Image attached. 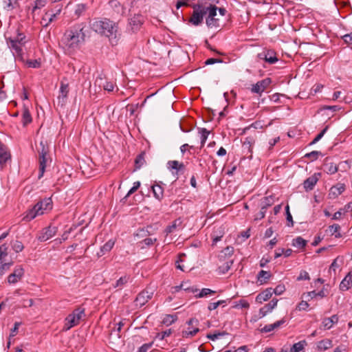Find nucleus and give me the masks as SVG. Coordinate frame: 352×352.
<instances>
[{
    "instance_id": "55",
    "label": "nucleus",
    "mask_w": 352,
    "mask_h": 352,
    "mask_svg": "<svg viewBox=\"0 0 352 352\" xmlns=\"http://www.w3.org/2000/svg\"><path fill=\"white\" fill-rule=\"evenodd\" d=\"M45 0H36L34 1V6L32 11L34 12L36 9L43 7L45 4Z\"/></svg>"
},
{
    "instance_id": "37",
    "label": "nucleus",
    "mask_w": 352,
    "mask_h": 352,
    "mask_svg": "<svg viewBox=\"0 0 352 352\" xmlns=\"http://www.w3.org/2000/svg\"><path fill=\"white\" fill-rule=\"evenodd\" d=\"M129 276H122L120 277L116 282V284L114 285V287H119V288H122L123 287V286L128 282V280H129Z\"/></svg>"
},
{
    "instance_id": "42",
    "label": "nucleus",
    "mask_w": 352,
    "mask_h": 352,
    "mask_svg": "<svg viewBox=\"0 0 352 352\" xmlns=\"http://www.w3.org/2000/svg\"><path fill=\"white\" fill-rule=\"evenodd\" d=\"M326 172L329 174H334L338 171V167L333 163L325 165Z\"/></svg>"
},
{
    "instance_id": "14",
    "label": "nucleus",
    "mask_w": 352,
    "mask_h": 352,
    "mask_svg": "<svg viewBox=\"0 0 352 352\" xmlns=\"http://www.w3.org/2000/svg\"><path fill=\"white\" fill-rule=\"evenodd\" d=\"M69 92V85L67 83H65L63 81L60 82L59 95L58 96V102L63 105L65 102Z\"/></svg>"
},
{
    "instance_id": "22",
    "label": "nucleus",
    "mask_w": 352,
    "mask_h": 352,
    "mask_svg": "<svg viewBox=\"0 0 352 352\" xmlns=\"http://www.w3.org/2000/svg\"><path fill=\"white\" fill-rule=\"evenodd\" d=\"M168 167L170 169H174L179 172L183 170L185 166L183 163H180L177 160H172L168 162Z\"/></svg>"
},
{
    "instance_id": "21",
    "label": "nucleus",
    "mask_w": 352,
    "mask_h": 352,
    "mask_svg": "<svg viewBox=\"0 0 352 352\" xmlns=\"http://www.w3.org/2000/svg\"><path fill=\"white\" fill-rule=\"evenodd\" d=\"M113 240H109L103 246L101 247L100 252L98 253L99 256L104 255L105 253L111 251L114 245Z\"/></svg>"
},
{
    "instance_id": "53",
    "label": "nucleus",
    "mask_w": 352,
    "mask_h": 352,
    "mask_svg": "<svg viewBox=\"0 0 352 352\" xmlns=\"http://www.w3.org/2000/svg\"><path fill=\"white\" fill-rule=\"evenodd\" d=\"M272 291L276 295H280L285 291V285H278L274 289H272Z\"/></svg>"
},
{
    "instance_id": "52",
    "label": "nucleus",
    "mask_w": 352,
    "mask_h": 352,
    "mask_svg": "<svg viewBox=\"0 0 352 352\" xmlns=\"http://www.w3.org/2000/svg\"><path fill=\"white\" fill-rule=\"evenodd\" d=\"M25 36L23 34L19 33L16 37L12 38V40H14L19 44H21L22 45H23L25 43Z\"/></svg>"
},
{
    "instance_id": "45",
    "label": "nucleus",
    "mask_w": 352,
    "mask_h": 352,
    "mask_svg": "<svg viewBox=\"0 0 352 352\" xmlns=\"http://www.w3.org/2000/svg\"><path fill=\"white\" fill-rule=\"evenodd\" d=\"M320 155H321V153L320 151H314L309 153L305 154V157L309 158L311 161H314V160H317Z\"/></svg>"
},
{
    "instance_id": "31",
    "label": "nucleus",
    "mask_w": 352,
    "mask_h": 352,
    "mask_svg": "<svg viewBox=\"0 0 352 352\" xmlns=\"http://www.w3.org/2000/svg\"><path fill=\"white\" fill-rule=\"evenodd\" d=\"M306 344H307V342L305 340H302L297 343H295L291 348L290 351L291 352H300L304 349V347Z\"/></svg>"
},
{
    "instance_id": "56",
    "label": "nucleus",
    "mask_w": 352,
    "mask_h": 352,
    "mask_svg": "<svg viewBox=\"0 0 352 352\" xmlns=\"http://www.w3.org/2000/svg\"><path fill=\"white\" fill-rule=\"evenodd\" d=\"M316 296H317L316 292L312 291V292H307L306 294H303L302 296V298L309 300L310 298H314Z\"/></svg>"
},
{
    "instance_id": "50",
    "label": "nucleus",
    "mask_w": 352,
    "mask_h": 352,
    "mask_svg": "<svg viewBox=\"0 0 352 352\" xmlns=\"http://www.w3.org/2000/svg\"><path fill=\"white\" fill-rule=\"evenodd\" d=\"M328 127L326 126L319 134L316 135V137L312 140V142L310 143L311 145L316 144L318 142L324 135L327 130Z\"/></svg>"
},
{
    "instance_id": "47",
    "label": "nucleus",
    "mask_w": 352,
    "mask_h": 352,
    "mask_svg": "<svg viewBox=\"0 0 352 352\" xmlns=\"http://www.w3.org/2000/svg\"><path fill=\"white\" fill-rule=\"evenodd\" d=\"M199 331V329L198 328H195L192 331H184L182 332V336L184 338L192 337L195 336Z\"/></svg>"
},
{
    "instance_id": "46",
    "label": "nucleus",
    "mask_w": 352,
    "mask_h": 352,
    "mask_svg": "<svg viewBox=\"0 0 352 352\" xmlns=\"http://www.w3.org/2000/svg\"><path fill=\"white\" fill-rule=\"evenodd\" d=\"M232 307L234 308H248L250 307V304L245 300H240L238 302H234V305Z\"/></svg>"
},
{
    "instance_id": "15",
    "label": "nucleus",
    "mask_w": 352,
    "mask_h": 352,
    "mask_svg": "<svg viewBox=\"0 0 352 352\" xmlns=\"http://www.w3.org/2000/svg\"><path fill=\"white\" fill-rule=\"evenodd\" d=\"M274 294V291H272V287L267 288L260 294H258L256 298V301L258 303H263L265 301L269 300L272 294Z\"/></svg>"
},
{
    "instance_id": "58",
    "label": "nucleus",
    "mask_w": 352,
    "mask_h": 352,
    "mask_svg": "<svg viewBox=\"0 0 352 352\" xmlns=\"http://www.w3.org/2000/svg\"><path fill=\"white\" fill-rule=\"evenodd\" d=\"M140 186V182H135L133 183V186L129 190L126 197L130 196L131 194L135 192Z\"/></svg>"
},
{
    "instance_id": "32",
    "label": "nucleus",
    "mask_w": 352,
    "mask_h": 352,
    "mask_svg": "<svg viewBox=\"0 0 352 352\" xmlns=\"http://www.w3.org/2000/svg\"><path fill=\"white\" fill-rule=\"evenodd\" d=\"M32 116L30 113L28 109L25 108L23 112L22 121L24 126L32 122Z\"/></svg>"
},
{
    "instance_id": "10",
    "label": "nucleus",
    "mask_w": 352,
    "mask_h": 352,
    "mask_svg": "<svg viewBox=\"0 0 352 352\" xmlns=\"http://www.w3.org/2000/svg\"><path fill=\"white\" fill-rule=\"evenodd\" d=\"M24 274V270L21 266L16 267L14 272L8 277L10 284H14L21 279Z\"/></svg>"
},
{
    "instance_id": "9",
    "label": "nucleus",
    "mask_w": 352,
    "mask_h": 352,
    "mask_svg": "<svg viewBox=\"0 0 352 352\" xmlns=\"http://www.w3.org/2000/svg\"><path fill=\"white\" fill-rule=\"evenodd\" d=\"M144 22V16L141 14L134 15L129 19V25L133 32L138 31Z\"/></svg>"
},
{
    "instance_id": "34",
    "label": "nucleus",
    "mask_w": 352,
    "mask_h": 352,
    "mask_svg": "<svg viewBox=\"0 0 352 352\" xmlns=\"http://www.w3.org/2000/svg\"><path fill=\"white\" fill-rule=\"evenodd\" d=\"M72 316H75V318L80 322V320L85 316V309L78 307L76 309L72 314Z\"/></svg>"
},
{
    "instance_id": "39",
    "label": "nucleus",
    "mask_w": 352,
    "mask_h": 352,
    "mask_svg": "<svg viewBox=\"0 0 352 352\" xmlns=\"http://www.w3.org/2000/svg\"><path fill=\"white\" fill-rule=\"evenodd\" d=\"M224 234L223 230L219 228V230L214 231L212 234L213 243H216L219 241Z\"/></svg>"
},
{
    "instance_id": "26",
    "label": "nucleus",
    "mask_w": 352,
    "mask_h": 352,
    "mask_svg": "<svg viewBox=\"0 0 352 352\" xmlns=\"http://www.w3.org/2000/svg\"><path fill=\"white\" fill-rule=\"evenodd\" d=\"M204 8H207V13H208V17H215L217 15V7L211 3H204Z\"/></svg>"
},
{
    "instance_id": "40",
    "label": "nucleus",
    "mask_w": 352,
    "mask_h": 352,
    "mask_svg": "<svg viewBox=\"0 0 352 352\" xmlns=\"http://www.w3.org/2000/svg\"><path fill=\"white\" fill-rule=\"evenodd\" d=\"M254 142L255 140L253 137H248L243 142V146L251 151V146L254 144Z\"/></svg>"
},
{
    "instance_id": "27",
    "label": "nucleus",
    "mask_w": 352,
    "mask_h": 352,
    "mask_svg": "<svg viewBox=\"0 0 352 352\" xmlns=\"http://www.w3.org/2000/svg\"><path fill=\"white\" fill-rule=\"evenodd\" d=\"M307 245V241L301 236H298L293 239L292 245L298 248H304Z\"/></svg>"
},
{
    "instance_id": "11",
    "label": "nucleus",
    "mask_w": 352,
    "mask_h": 352,
    "mask_svg": "<svg viewBox=\"0 0 352 352\" xmlns=\"http://www.w3.org/2000/svg\"><path fill=\"white\" fill-rule=\"evenodd\" d=\"M345 190L344 184H338L330 188L329 197L331 199H335L341 195Z\"/></svg>"
},
{
    "instance_id": "57",
    "label": "nucleus",
    "mask_w": 352,
    "mask_h": 352,
    "mask_svg": "<svg viewBox=\"0 0 352 352\" xmlns=\"http://www.w3.org/2000/svg\"><path fill=\"white\" fill-rule=\"evenodd\" d=\"M226 334V332H219L213 334H208L207 338L212 340H215L218 339L219 337L223 336Z\"/></svg>"
},
{
    "instance_id": "30",
    "label": "nucleus",
    "mask_w": 352,
    "mask_h": 352,
    "mask_svg": "<svg viewBox=\"0 0 352 352\" xmlns=\"http://www.w3.org/2000/svg\"><path fill=\"white\" fill-rule=\"evenodd\" d=\"M182 225V220L180 219H177L176 220H175L171 225L168 226L166 229V232H167V234L168 233H171V232H173L175 229L177 228V227H179L181 226Z\"/></svg>"
},
{
    "instance_id": "61",
    "label": "nucleus",
    "mask_w": 352,
    "mask_h": 352,
    "mask_svg": "<svg viewBox=\"0 0 352 352\" xmlns=\"http://www.w3.org/2000/svg\"><path fill=\"white\" fill-rule=\"evenodd\" d=\"M309 307V304L306 300H302L297 306V309L299 311L307 310Z\"/></svg>"
},
{
    "instance_id": "23",
    "label": "nucleus",
    "mask_w": 352,
    "mask_h": 352,
    "mask_svg": "<svg viewBox=\"0 0 352 352\" xmlns=\"http://www.w3.org/2000/svg\"><path fill=\"white\" fill-rule=\"evenodd\" d=\"M233 264V260L230 258H228L224 263L220 265L219 266V272L221 274H226L230 269L232 265Z\"/></svg>"
},
{
    "instance_id": "28",
    "label": "nucleus",
    "mask_w": 352,
    "mask_h": 352,
    "mask_svg": "<svg viewBox=\"0 0 352 352\" xmlns=\"http://www.w3.org/2000/svg\"><path fill=\"white\" fill-rule=\"evenodd\" d=\"M271 276L270 272L261 270L257 275L258 280L260 281L261 284L265 283L266 280L269 279Z\"/></svg>"
},
{
    "instance_id": "1",
    "label": "nucleus",
    "mask_w": 352,
    "mask_h": 352,
    "mask_svg": "<svg viewBox=\"0 0 352 352\" xmlns=\"http://www.w3.org/2000/svg\"><path fill=\"white\" fill-rule=\"evenodd\" d=\"M90 28L96 33L109 38L111 45H116L120 39L118 24L109 19H94L89 21Z\"/></svg>"
},
{
    "instance_id": "64",
    "label": "nucleus",
    "mask_w": 352,
    "mask_h": 352,
    "mask_svg": "<svg viewBox=\"0 0 352 352\" xmlns=\"http://www.w3.org/2000/svg\"><path fill=\"white\" fill-rule=\"evenodd\" d=\"M28 64L29 67L32 68H38L41 65L40 62H38L37 60H30L28 61Z\"/></svg>"
},
{
    "instance_id": "54",
    "label": "nucleus",
    "mask_w": 352,
    "mask_h": 352,
    "mask_svg": "<svg viewBox=\"0 0 352 352\" xmlns=\"http://www.w3.org/2000/svg\"><path fill=\"white\" fill-rule=\"evenodd\" d=\"M175 292H179L180 289H184L185 291H190V292H191L192 293H195V292L197 291V289H194L192 287V288H190V287H184V283L181 284L179 286H176L175 287Z\"/></svg>"
},
{
    "instance_id": "35",
    "label": "nucleus",
    "mask_w": 352,
    "mask_h": 352,
    "mask_svg": "<svg viewBox=\"0 0 352 352\" xmlns=\"http://www.w3.org/2000/svg\"><path fill=\"white\" fill-rule=\"evenodd\" d=\"M215 292H216L215 291L212 290L210 289L204 288L200 291V292L198 294L195 295V297L196 298H204V297L208 296V295L214 294H215Z\"/></svg>"
},
{
    "instance_id": "19",
    "label": "nucleus",
    "mask_w": 352,
    "mask_h": 352,
    "mask_svg": "<svg viewBox=\"0 0 352 352\" xmlns=\"http://www.w3.org/2000/svg\"><path fill=\"white\" fill-rule=\"evenodd\" d=\"M151 188L155 198L159 201H161L164 197L163 188L160 185L155 184L151 186Z\"/></svg>"
},
{
    "instance_id": "51",
    "label": "nucleus",
    "mask_w": 352,
    "mask_h": 352,
    "mask_svg": "<svg viewBox=\"0 0 352 352\" xmlns=\"http://www.w3.org/2000/svg\"><path fill=\"white\" fill-rule=\"evenodd\" d=\"M322 326L324 329H330L333 327V324L329 318H325L322 320Z\"/></svg>"
},
{
    "instance_id": "33",
    "label": "nucleus",
    "mask_w": 352,
    "mask_h": 352,
    "mask_svg": "<svg viewBox=\"0 0 352 352\" xmlns=\"http://www.w3.org/2000/svg\"><path fill=\"white\" fill-rule=\"evenodd\" d=\"M144 152H142L140 155H138L135 160V165L136 168H140L143 164L145 163L144 160Z\"/></svg>"
},
{
    "instance_id": "49",
    "label": "nucleus",
    "mask_w": 352,
    "mask_h": 352,
    "mask_svg": "<svg viewBox=\"0 0 352 352\" xmlns=\"http://www.w3.org/2000/svg\"><path fill=\"white\" fill-rule=\"evenodd\" d=\"M267 212V209L264 208L263 206H261V210L258 213H257L255 216L254 220H261L265 217V213Z\"/></svg>"
},
{
    "instance_id": "59",
    "label": "nucleus",
    "mask_w": 352,
    "mask_h": 352,
    "mask_svg": "<svg viewBox=\"0 0 352 352\" xmlns=\"http://www.w3.org/2000/svg\"><path fill=\"white\" fill-rule=\"evenodd\" d=\"M8 246L6 244H3L0 246V259L7 256Z\"/></svg>"
},
{
    "instance_id": "18",
    "label": "nucleus",
    "mask_w": 352,
    "mask_h": 352,
    "mask_svg": "<svg viewBox=\"0 0 352 352\" xmlns=\"http://www.w3.org/2000/svg\"><path fill=\"white\" fill-rule=\"evenodd\" d=\"M9 47L12 49L16 55L20 56L22 52V45L17 43L16 41L12 40V38L7 39Z\"/></svg>"
},
{
    "instance_id": "5",
    "label": "nucleus",
    "mask_w": 352,
    "mask_h": 352,
    "mask_svg": "<svg viewBox=\"0 0 352 352\" xmlns=\"http://www.w3.org/2000/svg\"><path fill=\"white\" fill-rule=\"evenodd\" d=\"M154 294V290L150 287H146L137 296L134 302L136 307L144 306L151 298Z\"/></svg>"
},
{
    "instance_id": "62",
    "label": "nucleus",
    "mask_w": 352,
    "mask_h": 352,
    "mask_svg": "<svg viewBox=\"0 0 352 352\" xmlns=\"http://www.w3.org/2000/svg\"><path fill=\"white\" fill-rule=\"evenodd\" d=\"M104 89L108 91H112L114 88V84L112 82L106 81L105 83L102 85Z\"/></svg>"
},
{
    "instance_id": "6",
    "label": "nucleus",
    "mask_w": 352,
    "mask_h": 352,
    "mask_svg": "<svg viewBox=\"0 0 352 352\" xmlns=\"http://www.w3.org/2000/svg\"><path fill=\"white\" fill-rule=\"evenodd\" d=\"M41 151H39V174L38 178H41L44 174L45 169L46 167V155L47 154V149L45 148V145L43 142L40 143Z\"/></svg>"
},
{
    "instance_id": "29",
    "label": "nucleus",
    "mask_w": 352,
    "mask_h": 352,
    "mask_svg": "<svg viewBox=\"0 0 352 352\" xmlns=\"http://www.w3.org/2000/svg\"><path fill=\"white\" fill-rule=\"evenodd\" d=\"M340 226L338 224H333L329 227V231L331 235H335L336 238L341 237L340 233Z\"/></svg>"
},
{
    "instance_id": "60",
    "label": "nucleus",
    "mask_w": 352,
    "mask_h": 352,
    "mask_svg": "<svg viewBox=\"0 0 352 352\" xmlns=\"http://www.w3.org/2000/svg\"><path fill=\"white\" fill-rule=\"evenodd\" d=\"M11 265L12 263H3L0 266V278L3 276L5 271L8 270L10 268Z\"/></svg>"
},
{
    "instance_id": "48",
    "label": "nucleus",
    "mask_w": 352,
    "mask_h": 352,
    "mask_svg": "<svg viewBox=\"0 0 352 352\" xmlns=\"http://www.w3.org/2000/svg\"><path fill=\"white\" fill-rule=\"evenodd\" d=\"M226 302L225 300H219L217 302H210L209 305H208V310L210 311H212V310H214L216 309L219 306L224 304Z\"/></svg>"
},
{
    "instance_id": "63",
    "label": "nucleus",
    "mask_w": 352,
    "mask_h": 352,
    "mask_svg": "<svg viewBox=\"0 0 352 352\" xmlns=\"http://www.w3.org/2000/svg\"><path fill=\"white\" fill-rule=\"evenodd\" d=\"M342 38L346 43L352 45V31L350 33L344 35Z\"/></svg>"
},
{
    "instance_id": "8",
    "label": "nucleus",
    "mask_w": 352,
    "mask_h": 352,
    "mask_svg": "<svg viewBox=\"0 0 352 352\" xmlns=\"http://www.w3.org/2000/svg\"><path fill=\"white\" fill-rule=\"evenodd\" d=\"M57 232L56 226H49L42 230L38 236V240L40 241H46L53 237Z\"/></svg>"
},
{
    "instance_id": "44",
    "label": "nucleus",
    "mask_w": 352,
    "mask_h": 352,
    "mask_svg": "<svg viewBox=\"0 0 352 352\" xmlns=\"http://www.w3.org/2000/svg\"><path fill=\"white\" fill-rule=\"evenodd\" d=\"M12 247V249L17 253L21 252L24 248L23 243L19 241H15L13 242Z\"/></svg>"
},
{
    "instance_id": "4",
    "label": "nucleus",
    "mask_w": 352,
    "mask_h": 352,
    "mask_svg": "<svg viewBox=\"0 0 352 352\" xmlns=\"http://www.w3.org/2000/svg\"><path fill=\"white\" fill-rule=\"evenodd\" d=\"M192 8L193 12L189 21L194 25H199L202 23L204 16L207 14V8H204V3L193 4Z\"/></svg>"
},
{
    "instance_id": "25",
    "label": "nucleus",
    "mask_w": 352,
    "mask_h": 352,
    "mask_svg": "<svg viewBox=\"0 0 352 352\" xmlns=\"http://www.w3.org/2000/svg\"><path fill=\"white\" fill-rule=\"evenodd\" d=\"M274 204V198L273 196H268L264 197L261 202V206L267 209L269 207Z\"/></svg>"
},
{
    "instance_id": "24",
    "label": "nucleus",
    "mask_w": 352,
    "mask_h": 352,
    "mask_svg": "<svg viewBox=\"0 0 352 352\" xmlns=\"http://www.w3.org/2000/svg\"><path fill=\"white\" fill-rule=\"evenodd\" d=\"M332 346V342L329 339L322 340L318 342L317 349L319 351H325Z\"/></svg>"
},
{
    "instance_id": "36",
    "label": "nucleus",
    "mask_w": 352,
    "mask_h": 352,
    "mask_svg": "<svg viewBox=\"0 0 352 352\" xmlns=\"http://www.w3.org/2000/svg\"><path fill=\"white\" fill-rule=\"evenodd\" d=\"M234 252V248L232 247H227L221 253V254H219V258L220 261H221L224 257H226V256H232V254Z\"/></svg>"
},
{
    "instance_id": "41",
    "label": "nucleus",
    "mask_w": 352,
    "mask_h": 352,
    "mask_svg": "<svg viewBox=\"0 0 352 352\" xmlns=\"http://www.w3.org/2000/svg\"><path fill=\"white\" fill-rule=\"evenodd\" d=\"M206 25L209 27V28H212V27H219V23H218V19H215V17H208L206 19Z\"/></svg>"
},
{
    "instance_id": "38",
    "label": "nucleus",
    "mask_w": 352,
    "mask_h": 352,
    "mask_svg": "<svg viewBox=\"0 0 352 352\" xmlns=\"http://www.w3.org/2000/svg\"><path fill=\"white\" fill-rule=\"evenodd\" d=\"M201 133V147H203L208 138L210 132L205 128H202L200 130Z\"/></svg>"
},
{
    "instance_id": "43",
    "label": "nucleus",
    "mask_w": 352,
    "mask_h": 352,
    "mask_svg": "<svg viewBox=\"0 0 352 352\" xmlns=\"http://www.w3.org/2000/svg\"><path fill=\"white\" fill-rule=\"evenodd\" d=\"M278 300L277 299H272L268 304H266L264 307V308L267 310V311L270 312L272 310L275 308L277 305Z\"/></svg>"
},
{
    "instance_id": "7",
    "label": "nucleus",
    "mask_w": 352,
    "mask_h": 352,
    "mask_svg": "<svg viewBox=\"0 0 352 352\" xmlns=\"http://www.w3.org/2000/svg\"><path fill=\"white\" fill-rule=\"evenodd\" d=\"M271 82L272 80L270 78H266L259 80L256 84L252 85L251 91L261 96L262 93L270 86Z\"/></svg>"
},
{
    "instance_id": "20",
    "label": "nucleus",
    "mask_w": 352,
    "mask_h": 352,
    "mask_svg": "<svg viewBox=\"0 0 352 352\" xmlns=\"http://www.w3.org/2000/svg\"><path fill=\"white\" fill-rule=\"evenodd\" d=\"M10 157V155L7 152L4 146L0 142V165L3 166Z\"/></svg>"
},
{
    "instance_id": "2",
    "label": "nucleus",
    "mask_w": 352,
    "mask_h": 352,
    "mask_svg": "<svg viewBox=\"0 0 352 352\" xmlns=\"http://www.w3.org/2000/svg\"><path fill=\"white\" fill-rule=\"evenodd\" d=\"M84 28L82 25H77L67 30L62 38V43L69 48H78L85 42Z\"/></svg>"
},
{
    "instance_id": "16",
    "label": "nucleus",
    "mask_w": 352,
    "mask_h": 352,
    "mask_svg": "<svg viewBox=\"0 0 352 352\" xmlns=\"http://www.w3.org/2000/svg\"><path fill=\"white\" fill-rule=\"evenodd\" d=\"M352 287V270L350 271L340 285L341 290L346 291Z\"/></svg>"
},
{
    "instance_id": "12",
    "label": "nucleus",
    "mask_w": 352,
    "mask_h": 352,
    "mask_svg": "<svg viewBox=\"0 0 352 352\" xmlns=\"http://www.w3.org/2000/svg\"><path fill=\"white\" fill-rule=\"evenodd\" d=\"M320 175V173H315L314 175H311V177H308L307 179L304 182V188L307 191L311 190L314 186L316 184L317 182L319 179V176Z\"/></svg>"
},
{
    "instance_id": "3",
    "label": "nucleus",
    "mask_w": 352,
    "mask_h": 352,
    "mask_svg": "<svg viewBox=\"0 0 352 352\" xmlns=\"http://www.w3.org/2000/svg\"><path fill=\"white\" fill-rule=\"evenodd\" d=\"M52 208V201L51 198H45L38 201L34 206L28 210L23 217V220L30 221L38 215H41L44 211L51 210Z\"/></svg>"
},
{
    "instance_id": "17",
    "label": "nucleus",
    "mask_w": 352,
    "mask_h": 352,
    "mask_svg": "<svg viewBox=\"0 0 352 352\" xmlns=\"http://www.w3.org/2000/svg\"><path fill=\"white\" fill-rule=\"evenodd\" d=\"M78 321L75 318V316H72L71 314H69L65 320V324L63 327L64 331H68L72 327L76 326L78 324Z\"/></svg>"
},
{
    "instance_id": "13",
    "label": "nucleus",
    "mask_w": 352,
    "mask_h": 352,
    "mask_svg": "<svg viewBox=\"0 0 352 352\" xmlns=\"http://www.w3.org/2000/svg\"><path fill=\"white\" fill-rule=\"evenodd\" d=\"M258 57L260 59H264L266 62L270 64H274L278 61V58L276 56V54L273 51H267V52H263L258 54Z\"/></svg>"
}]
</instances>
